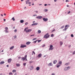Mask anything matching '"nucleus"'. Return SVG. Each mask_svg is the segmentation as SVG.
<instances>
[{"label": "nucleus", "instance_id": "nucleus-19", "mask_svg": "<svg viewBox=\"0 0 75 75\" xmlns=\"http://www.w3.org/2000/svg\"><path fill=\"white\" fill-rule=\"evenodd\" d=\"M24 21H23V20H21L20 21V23H23Z\"/></svg>", "mask_w": 75, "mask_h": 75}, {"label": "nucleus", "instance_id": "nucleus-52", "mask_svg": "<svg viewBox=\"0 0 75 75\" xmlns=\"http://www.w3.org/2000/svg\"><path fill=\"white\" fill-rule=\"evenodd\" d=\"M71 13V11H69L68 12V14H69V13Z\"/></svg>", "mask_w": 75, "mask_h": 75}, {"label": "nucleus", "instance_id": "nucleus-12", "mask_svg": "<svg viewBox=\"0 0 75 75\" xmlns=\"http://www.w3.org/2000/svg\"><path fill=\"white\" fill-rule=\"evenodd\" d=\"M52 65H53V64H52L51 63H49L48 64V66L49 67H50V66H52Z\"/></svg>", "mask_w": 75, "mask_h": 75}, {"label": "nucleus", "instance_id": "nucleus-22", "mask_svg": "<svg viewBox=\"0 0 75 75\" xmlns=\"http://www.w3.org/2000/svg\"><path fill=\"white\" fill-rule=\"evenodd\" d=\"M41 33V30H38V34H40V33Z\"/></svg>", "mask_w": 75, "mask_h": 75}, {"label": "nucleus", "instance_id": "nucleus-34", "mask_svg": "<svg viewBox=\"0 0 75 75\" xmlns=\"http://www.w3.org/2000/svg\"><path fill=\"white\" fill-rule=\"evenodd\" d=\"M55 31V29H54L52 31L51 33H53V32H54V31Z\"/></svg>", "mask_w": 75, "mask_h": 75}, {"label": "nucleus", "instance_id": "nucleus-15", "mask_svg": "<svg viewBox=\"0 0 75 75\" xmlns=\"http://www.w3.org/2000/svg\"><path fill=\"white\" fill-rule=\"evenodd\" d=\"M57 62V60H54L53 62V64H56Z\"/></svg>", "mask_w": 75, "mask_h": 75}, {"label": "nucleus", "instance_id": "nucleus-10", "mask_svg": "<svg viewBox=\"0 0 75 75\" xmlns=\"http://www.w3.org/2000/svg\"><path fill=\"white\" fill-rule=\"evenodd\" d=\"M38 24V23H33L32 24V25L33 26V25H36Z\"/></svg>", "mask_w": 75, "mask_h": 75}, {"label": "nucleus", "instance_id": "nucleus-28", "mask_svg": "<svg viewBox=\"0 0 75 75\" xmlns=\"http://www.w3.org/2000/svg\"><path fill=\"white\" fill-rule=\"evenodd\" d=\"M12 20H13V21H15V19H14V17H13L12 18Z\"/></svg>", "mask_w": 75, "mask_h": 75}, {"label": "nucleus", "instance_id": "nucleus-53", "mask_svg": "<svg viewBox=\"0 0 75 75\" xmlns=\"http://www.w3.org/2000/svg\"><path fill=\"white\" fill-rule=\"evenodd\" d=\"M35 12L36 13H38V11H35Z\"/></svg>", "mask_w": 75, "mask_h": 75}, {"label": "nucleus", "instance_id": "nucleus-7", "mask_svg": "<svg viewBox=\"0 0 75 75\" xmlns=\"http://www.w3.org/2000/svg\"><path fill=\"white\" fill-rule=\"evenodd\" d=\"M12 60V59H9L8 60V63H10L11 62V61Z\"/></svg>", "mask_w": 75, "mask_h": 75}, {"label": "nucleus", "instance_id": "nucleus-44", "mask_svg": "<svg viewBox=\"0 0 75 75\" xmlns=\"http://www.w3.org/2000/svg\"><path fill=\"white\" fill-rule=\"evenodd\" d=\"M38 42H41V40H38Z\"/></svg>", "mask_w": 75, "mask_h": 75}, {"label": "nucleus", "instance_id": "nucleus-30", "mask_svg": "<svg viewBox=\"0 0 75 75\" xmlns=\"http://www.w3.org/2000/svg\"><path fill=\"white\" fill-rule=\"evenodd\" d=\"M28 27L25 28L24 29V31H26V30H27V29H28Z\"/></svg>", "mask_w": 75, "mask_h": 75}, {"label": "nucleus", "instance_id": "nucleus-60", "mask_svg": "<svg viewBox=\"0 0 75 75\" xmlns=\"http://www.w3.org/2000/svg\"><path fill=\"white\" fill-rule=\"evenodd\" d=\"M6 67H9V66L8 65H6Z\"/></svg>", "mask_w": 75, "mask_h": 75}, {"label": "nucleus", "instance_id": "nucleus-47", "mask_svg": "<svg viewBox=\"0 0 75 75\" xmlns=\"http://www.w3.org/2000/svg\"><path fill=\"white\" fill-rule=\"evenodd\" d=\"M51 75H55V74L54 73H52Z\"/></svg>", "mask_w": 75, "mask_h": 75}, {"label": "nucleus", "instance_id": "nucleus-11", "mask_svg": "<svg viewBox=\"0 0 75 75\" xmlns=\"http://www.w3.org/2000/svg\"><path fill=\"white\" fill-rule=\"evenodd\" d=\"M30 44H31V42H28L26 43V45H29Z\"/></svg>", "mask_w": 75, "mask_h": 75}, {"label": "nucleus", "instance_id": "nucleus-62", "mask_svg": "<svg viewBox=\"0 0 75 75\" xmlns=\"http://www.w3.org/2000/svg\"><path fill=\"white\" fill-rule=\"evenodd\" d=\"M71 45H69V47H71Z\"/></svg>", "mask_w": 75, "mask_h": 75}, {"label": "nucleus", "instance_id": "nucleus-8", "mask_svg": "<svg viewBox=\"0 0 75 75\" xmlns=\"http://www.w3.org/2000/svg\"><path fill=\"white\" fill-rule=\"evenodd\" d=\"M43 21H48V18H43Z\"/></svg>", "mask_w": 75, "mask_h": 75}, {"label": "nucleus", "instance_id": "nucleus-41", "mask_svg": "<svg viewBox=\"0 0 75 75\" xmlns=\"http://www.w3.org/2000/svg\"><path fill=\"white\" fill-rule=\"evenodd\" d=\"M17 29H15L14 30V32H15V33H16V32H17Z\"/></svg>", "mask_w": 75, "mask_h": 75}, {"label": "nucleus", "instance_id": "nucleus-6", "mask_svg": "<svg viewBox=\"0 0 75 75\" xmlns=\"http://www.w3.org/2000/svg\"><path fill=\"white\" fill-rule=\"evenodd\" d=\"M32 31V29H28L26 30V32L28 33L29 32H30V31Z\"/></svg>", "mask_w": 75, "mask_h": 75}, {"label": "nucleus", "instance_id": "nucleus-54", "mask_svg": "<svg viewBox=\"0 0 75 75\" xmlns=\"http://www.w3.org/2000/svg\"><path fill=\"white\" fill-rule=\"evenodd\" d=\"M45 45H43V46H42V47H45Z\"/></svg>", "mask_w": 75, "mask_h": 75}, {"label": "nucleus", "instance_id": "nucleus-17", "mask_svg": "<svg viewBox=\"0 0 75 75\" xmlns=\"http://www.w3.org/2000/svg\"><path fill=\"white\" fill-rule=\"evenodd\" d=\"M14 48V46H13L12 47H11L10 48V50H12V49H13Z\"/></svg>", "mask_w": 75, "mask_h": 75}, {"label": "nucleus", "instance_id": "nucleus-2", "mask_svg": "<svg viewBox=\"0 0 75 75\" xmlns=\"http://www.w3.org/2000/svg\"><path fill=\"white\" fill-rule=\"evenodd\" d=\"M25 2L26 4H31V2H30V0H28L26 1Z\"/></svg>", "mask_w": 75, "mask_h": 75}, {"label": "nucleus", "instance_id": "nucleus-20", "mask_svg": "<svg viewBox=\"0 0 75 75\" xmlns=\"http://www.w3.org/2000/svg\"><path fill=\"white\" fill-rule=\"evenodd\" d=\"M54 50V48H50L49 49V50Z\"/></svg>", "mask_w": 75, "mask_h": 75}, {"label": "nucleus", "instance_id": "nucleus-23", "mask_svg": "<svg viewBox=\"0 0 75 75\" xmlns=\"http://www.w3.org/2000/svg\"><path fill=\"white\" fill-rule=\"evenodd\" d=\"M16 72V70H13L12 71V72L14 73V72Z\"/></svg>", "mask_w": 75, "mask_h": 75}, {"label": "nucleus", "instance_id": "nucleus-4", "mask_svg": "<svg viewBox=\"0 0 75 75\" xmlns=\"http://www.w3.org/2000/svg\"><path fill=\"white\" fill-rule=\"evenodd\" d=\"M70 68V67H66L64 69L65 71H67V70H68Z\"/></svg>", "mask_w": 75, "mask_h": 75}, {"label": "nucleus", "instance_id": "nucleus-42", "mask_svg": "<svg viewBox=\"0 0 75 75\" xmlns=\"http://www.w3.org/2000/svg\"><path fill=\"white\" fill-rule=\"evenodd\" d=\"M67 28H65L63 30L64 31H66L67 30Z\"/></svg>", "mask_w": 75, "mask_h": 75}, {"label": "nucleus", "instance_id": "nucleus-38", "mask_svg": "<svg viewBox=\"0 0 75 75\" xmlns=\"http://www.w3.org/2000/svg\"><path fill=\"white\" fill-rule=\"evenodd\" d=\"M26 63H23V65H24V66H25V65H26Z\"/></svg>", "mask_w": 75, "mask_h": 75}, {"label": "nucleus", "instance_id": "nucleus-25", "mask_svg": "<svg viewBox=\"0 0 75 75\" xmlns=\"http://www.w3.org/2000/svg\"><path fill=\"white\" fill-rule=\"evenodd\" d=\"M60 45H62V44H63V42H60Z\"/></svg>", "mask_w": 75, "mask_h": 75}, {"label": "nucleus", "instance_id": "nucleus-36", "mask_svg": "<svg viewBox=\"0 0 75 75\" xmlns=\"http://www.w3.org/2000/svg\"><path fill=\"white\" fill-rule=\"evenodd\" d=\"M65 65H69V63H67L66 64H65Z\"/></svg>", "mask_w": 75, "mask_h": 75}, {"label": "nucleus", "instance_id": "nucleus-9", "mask_svg": "<svg viewBox=\"0 0 75 75\" xmlns=\"http://www.w3.org/2000/svg\"><path fill=\"white\" fill-rule=\"evenodd\" d=\"M37 18H38L39 19H41V18H42V17L41 16H38L37 17Z\"/></svg>", "mask_w": 75, "mask_h": 75}, {"label": "nucleus", "instance_id": "nucleus-39", "mask_svg": "<svg viewBox=\"0 0 75 75\" xmlns=\"http://www.w3.org/2000/svg\"><path fill=\"white\" fill-rule=\"evenodd\" d=\"M28 24V23L26 22L25 23V25H27Z\"/></svg>", "mask_w": 75, "mask_h": 75}, {"label": "nucleus", "instance_id": "nucleus-29", "mask_svg": "<svg viewBox=\"0 0 75 75\" xmlns=\"http://www.w3.org/2000/svg\"><path fill=\"white\" fill-rule=\"evenodd\" d=\"M62 64V61H61L59 62V64Z\"/></svg>", "mask_w": 75, "mask_h": 75}, {"label": "nucleus", "instance_id": "nucleus-18", "mask_svg": "<svg viewBox=\"0 0 75 75\" xmlns=\"http://www.w3.org/2000/svg\"><path fill=\"white\" fill-rule=\"evenodd\" d=\"M21 60H23V61L25 60V57L22 58Z\"/></svg>", "mask_w": 75, "mask_h": 75}, {"label": "nucleus", "instance_id": "nucleus-40", "mask_svg": "<svg viewBox=\"0 0 75 75\" xmlns=\"http://www.w3.org/2000/svg\"><path fill=\"white\" fill-rule=\"evenodd\" d=\"M59 67H60V65H57V68H59Z\"/></svg>", "mask_w": 75, "mask_h": 75}, {"label": "nucleus", "instance_id": "nucleus-37", "mask_svg": "<svg viewBox=\"0 0 75 75\" xmlns=\"http://www.w3.org/2000/svg\"><path fill=\"white\" fill-rule=\"evenodd\" d=\"M9 75H12L13 73L12 72H10L9 73Z\"/></svg>", "mask_w": 75, "mask_h": 75}, {"label": "nucleus", "instance_id": "nucleus-57", "mask_svg": "<svg viewBox=\"0 0 75 75\" xmlns=\"http://www.w3.org/2000/svg\"><path fill=\"white\" fill-rule=\"evenodd\" d=\"M35 21H34L33 22V23H35Z\"/></svg>", "mask_w": 75, "mask_h": 75}, {"label": "nucleus", "instance_id": "nucleus-56", "mask_svg": "<svg viewBox=\"0 0 75 75\" xmlns=\"http://www.w3.org/2000/svg\"><path fill=\"white\" fill-rule=\"evenodd\" d=\"M68 1H68V0H66V2H67Z\"/></svg>", "mask_w": 75, "mask_h": 75}, {"label": "nucleus", "instance_id": "nucleus-58", "mask_svg": "<svg viewBox=\"0 0 75 75\" xmlns=\"http://www.w3.org/2000/svg\"><path fill=\"white\" fill-rule=\"evenodd\" d=\"M4 21H6V19H4Z\"/></svg>", "mask_w": 75, "mask_h": 75}, {"label": "nucleus", "instance_id": "nucleus-3", "mask_svg": "<svg viewBox=\"0 0 75 75\" xmlns=\"http://www.w3.org/2000/svg\"><path fill=\"white\" fill-rule=\"evenodd\" d=\"M27 47V46L25 45H21L20 47L21 48H24L25 47Z\"/></svg>", "mask_w": 75, "mask_h": 75}, {"label": "nucleus", "instance_id": "nucleus-61", "mask_svg": "<svg viewBox=\"0 0 75 75\" xmlns=\"http://www.w3.org/2000/svg\"><path fill=\"white\" fill-rule=\"evenodd\" d=\"M14 75H17V73H15Z\"/></svg>", "mask_w": 75, "mask_h": 75}, {"label": "nucleus", "instance_id": "nucleus-45", "mask_svg": "<svg viewBox=\"0 0 75 75\" xmlns=\"http://www.w3.org/2000/svg\"><path fill=\"white\" fill-rule=\"evenodd\" d=\"M73 54H75V51H74V52H73Z\"/></svg>", "mask_w": 75, "mask_h": 75}, {"label": "nucleus", "instance_id": "nucleus-1", "mask_svg": "<svg viewBox=\"0 0 75 75\" xmlns=\"http://www.w3.org/2000/svg\"><path fill=\"white\" fill-rule=\"evenodd\" d=\"M49 33H47L44 36V38H49L50 37V35H48Z\"/></svg>", "mask_w": 75, "mask_h": 75}, {"label": "nucleus", "instance_id": "nucleus-50", "mask_svg": "<svg viewBox=\"0 0 75 75\" xmlns=\"http://www.w3.org/2000/svg\"><path fill=\"white\" fill-rule=\"evenodd\" d=\"M30 37H32V36H34V35H30Z\"/></svg>", "mask_w": 75, "mask_h": 75}, {"label": "nucleus", "instance_id": "nucleus-59", "mask_svg": "<svg viewBox=\"0 0 75 75\" xmlns=\"http://www.w3.org/2000/svg\"><path fill=\"white\" fill-rule=\"evenodd\" d=\"M44 6H47V4H45L44 5Z\"/></svg>", "mask_w": 75, "mask_h": 75}, {"label": "nucleus", "instance_id": "nucleus-16", "mask_svg": "<svg viewBox=\"0 0 75 75\" xmlns=\"http://www.w3.org/2000/svg\"><path fill=\"white\" fill-rule=\"evenodd\" d=\"M4 63V61H2L0 63L1 65L2 64H3Z\"/></svg>", "mask_w": 75, "mask_h": 75}, {"label": "nucleus", "instance_id": "nucleus-27", "mask_svg": "<svg viewBox=\"0 0 75 75\" xmlns=\"http://www.w3.org/2000/svg\"><path fill=\"white\" fill-rule=\"evenodd\" d=\"M37 41H38V40H36L35 41H34L33 42H34V43H36V42H37Z\"/></svg>", "mask_w": 75, "mask_h": 75}, {"label": "nucleus", "instance_id": "nucleus-63", "mask_svg": "<svg viewBox=\"0 0 75 75\" xmlns=\"http://www.w3.org/2000/svg\"><path fill=\"white\" fill-rule=\"evenodd\" d=\"M31 68H32L33 69V66H31Z\"/></svg>", "mask_w": 75, "mask_h": 75}, {"label": "nucleus", "instance_id": "nucleus-46", "mask_svg": "<svg viewBox=\"0 0 75 75\" xmlns=\"http://www.w3.org/2000/svg\"><path fill=\"white\" fill-rule=\"evenodd\" d=\"M17 38V36L15 35V36H14V38Z\"/></svg>", "mask_w": 75, "mask_h": 75}, {"label": "nucleus", "instance_id": "nucleus-64", "mask_svg": "<svg viewBox=\"0 0 75 75\" xmlns=\"http://www.w3.org/2000/svg\"><path fill=\"white\" fill-rule=\"evenodd\" d=\"M67 7H69V5H67Z\"/></svg>", "mask_w": 75, "mask_h": 75}, {"label": "nucleus", "instance_id": "nucleus-43", "mask_svg": "<svg viewBox=\"0 0 75 75\" xmlns=\"http://www.w3.org/2000/svg\"><path fill=\"white\" fill-rule=\"evenodd\" d=\"M5 30H8V28L6 27L5 28Z\"/></svg>", "mask_w": 75, "mask_h": 75}, {"label": "nucleus", "instance_id": "nucleus-32", "mask_svg": "<svg viewBox=\"0 0 75 75\" xmlns=\"http://www.w3.org/2000/svg\"><path fill=\"white\" fill-rule=\"evenodd\" d=\"M51 37H54V34H52L51 35Z\"/></svg>", "mask_w": 75, "mask_h": 75}, {"label": "nucleus", "instance_id": "nucleus-24", "mask_svg": "<svg viewBox=\"0 0 75 75\" xmlns=\"http://www.w3.org/2000/svg\"><path fill=\"white\" fill-rule=\"evenodd\" d=\"M52 47H53V46H52V45H51L50 46V48H52Z\"/></svg>", "mask_w": 75, "mask_h": 75}, {"label": "nucleus", "instance_id": "nucleus-55", "mask_svg": "<svg viewBox=\"0 0 75 75\" xmlns=\"http://www.w3.org/2000/svg\"><path fill=\"white\" fill-rule=\"evenodd\" d=\"M64 26H63L61 27V28H64Z\"/></svg>", "mask_w": 75, "mask_h": 75}, {"label": "nucleus", "instance_id": "nucleus-33", "mask_svg": "<svg viewBox=\"0 0 75 75\" xmlns=\"http://www.w3.org/2000/svg\"><path fill=\"white\" fill-rule=\"evenodd\" d=\"M37 40V38H34L33 39V40L34 41L35 40Z\"/></svg>", "mask_w": 75, "mask_h": 75}, {"label": "nucleus", "instance_id": "nucleus-51", "mask_svg": "<svg viewBox=\"0 0 75 75\" xmlns=\"http://www.w3.org/2000/svg\"><path fill=\"white\" fill-rule=\"evenodd\" d=\"M18 59H21V57H18Z\"/></svg>", "mask_w": 75, "mask_h": 75}, {"label": "nucleus", "instance_id": "nucleus-21", "mask_svg": "<svg viewBox=\"0 0 75 75\" xmlns=\"http://www.w3.org/2000/svg\"><path fill=\"white\" fill-rule=\"evenodd\" d=\"M16 65L17 67H20V64H16Z\"/></svg>", "mask_w": 75, "mask_h": 75}, {"label": "nucleus", "instance_id": "nucleus-13", "mask_svg": "<svg viewBox=\"0 0 75 75\" xmlns=\"http://www.w3.org/2000/svg\"><path fill=\"white\" fill-rule=\"evenodd\" d=\"M27 55H25V59L26 61H27Z\"/></svg>", "mask_w": 75, "mask_h": 75}, {"label": "nucleus", "instance_id": "nucleus-48", "mask_svg": "<svg viewBox=\"0 0 75 75\" xmlns=\"http://www.w3.org/2000/svg\"><path fill=\"white\" fill-rule=\"evenodd\" d=\"M67 27H68V25H66L65 26V28H67Z\"/></svg>", "mask_w": 75, "mask_h": 75}, {"label": "nucleus", "instance_id": "nucleus-26", "mask_svg": "<svg viewBox=\"0 0 75 75\" xmlns=\"http://www.w3.org/2000/svg\"><path fill=\"white\" fill-rule=\"evenodd\" d=\"M32 52H33L32 55H34L33 54H34V55L35 54V52H34V51H33Z\"/></svg>", "mask_w": 75, "mask_h": 75}, {"label": "nucleus", "instance_id": "nucleus-31", "mask_svg": "<svg viewBox=\"0 0 75 75\" xmlns=\"http://www.w3.org/2000/svg\"><path fill=\"white\" fill-rule=\"evenodd\" d=\"M33 61H30L29 62L30 64H31V63H33Z\"/></svg>", "mask_w": 75, "mask_h": 75}, {"label": "nucleus", "instance_id": "nucleus-35", "mask_svg": "<svg viewBox=\"0 0 75 75\" xmlns=\"http://www.w3.org/2000/svg\"><path fill=\"white\" fill-rule=\"evenodd\" d=\"M71 37H74V35L73 34H71Z\"/></svg>", "mask_w": 75, "mask_h": 75}, {"label": "nucleus", "instance_id": "nucleus-14", "mask_svg": "<svg viewBox=\"0 0 75 75\" xmlns=\"http://www.w3.org/2000/svg\"><path fill=\"white\" fill-rule=\"evenodd\" d=\"M36 70H37V71H39V70H40V67H37L36 68Z\"/></svg>", "mask_w": 75, "mask_h": 75}, {"label": "nucleus", "instance_id": "nucleus-5", "mask_svg": "<svg viewBox=\"0 0 75 75\" xmlns=\"http://www.w3.org/2000/svg\"><path fill=\"white\" fill-rule=\"evenodd\" d=\"M38 58H41L42 57V54L40 53L37 56Z\"/></svg>", "mask_w": 75, "mask_h": 75}, {"label": "nucleus", "instance_id": "nucleus-49", "mask_svg": "<svg viewBox=\"0 0 75 75\" xmlns=\"http://www.w3.org/2000/svg\"><path fill=\"white\" fill-rule=\"evenodd\" d=\"M45 11H48V9H45Z\"/></svg>", "mask_w": 75, "mask_h": 75}]
</instances>
